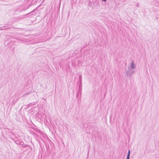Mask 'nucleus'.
Listing matches in <instances>:
<instances>
[{
    "label": "nucleus",
    "mask_w": 159,
    "mask_h": 159,
    "mask_svg": "<svg viewBox=\"0 0 159 159\" xmlns=\"http://www.w3.org/2000/svg\"><path fill=\"white\" fill-rule=\"evenodd\" d=\"M134 71H133V70H132V71H130V73L131 74H132L134 73Z\"/></svg>",
    "instance_id": "1a4fd4ad"
},
{
    "label": "nucleus",
    "mask_w": 159,
    "mask_h": 159,
    "mask_svg": "<svg viewBox=\"0 0 159 159\" xmlns=\"http://www.w3.org/2000/svg\"><path fill=\"white\" fill-rule=\"evenodd\" d=\"M15 142L17 144L21 145V144H23V142L22 141L21 139L16 140L15 141Z\"/></svg>",
    "instance_id": "f03ea898"
},
{
    "label": "nucleus",
    "mask_w": 159,
    "mask_h": 159,
    "mask_svg": "<svg viewBox=\"0 0 159 159\" xmlns=\"http://www.w3.org/2000/svg\"><path fill=\"white\" fill-rule=\"evenodd\" d=\"M136 66L134 63L133 61H132L131 62V64L130 66V67H128V69L129 70H130V68L132 69H134L135 68Z\"/></svg>",
    "instance_id": "f257e3e1"
},
{
    "label": "nucleus",
    "mask_w": 159,
    "mask_h": 159,
    "mask_svg": "<svg viewBox=\"0 0 159 159\" xmlns=\"http://www.w3.org/2000/svg\"><path fill=\"white\" fill-rule=\"evenodd\" d=\"M8 29H9V28L7 27L6 25H5L3 27H0V30H3Z\"/></svg>",
    "instance_id": "7ed1b4c3"
},
{
    "label": "nucleus",
    "mask_w": 159,
    "mask_h": 159,
    "mask_svg": "<svg viewBox=\"0 0 159 159\" xmlns=\"http://www.w3.org/2000/svg\"><path fill=\"white\" fill-rule=\"evenodd\" d=\"M130 151L129 150L126 159H130Z\"/></svg>",
    "instance_id": "39448f33"
},
{
    "label": "nucleus",
    "mask_w": 159,
    "mask_h": 159,
    "mask_svg": "<svg viewBox=\"0 0 159 159\" xmlns=\"http://www.w3.org/2000/svg\"><path fill=\"white\" fill-rule=\"evenodd\" d=\"M29 94V93H26V95H28V94Z\"/></svg>",
    "instance_id": "9b49d317"
},
{
    "label": "nucleus",
    "mask_w": 159,
    "mask_h": 159,
    "mask_svg": "<svg viewBox=\"0 0 159 159\" xmlns=\"http://www.w3.org/2000/svg\"><path fill=\"white\" fill-rule=\"evenodd\" d=\"M79 80H80V84H81V82H82V77H81V75H80L79 76Z\"/></svg>",
    "instance_id": "423d86ee"
},
{
    "label": "nucleus",
    "mask_w": 159,
    "mask_h": 159,
    "mask_svg": "<svg viewBox=\"0 0 159 159\" xmlns=\"http://www.w3.org/2000/svg\"><path fill=\"white\" fill-rule=\"evenodd\" d=\"M12 24V23L11 22H9L7 24H6L5 25H6V27L9 28V29L11 28V26Z\"/></svg>",
    "instance_id": "20e7f679"
},
{
    "label": "nucleus",
    "mask_w": 159,
    "mask_h": 159,
    "mask_svg": "<svg viewBox=\"0 0 159 159\" xmlns=\"http://www.w3.org/2000/svg\"><path fill=\"white\" fill-rule=\"evenodd\" d=\"M21 145L22 146H23V147H25L26 146V145H25V144H24V143H23V144H21Z\"/></svg>",
    "instance_id": "6e6552de"
},
{
    "label": "nucleus",
    "mask_w": 159,
    "mask_h": 159,
    "mask_svg": "<svg viewBox=\"0 0 159 159\" xmlns=\"http://www.w3.org/2000/svg\"><path fill=\"white\" fill-rule=\"evenodd\" d=\"M102 1L103 2H106L107 1V0H102Z\"/></svg>",
    "instance_id": "9d476101"
},
{
    "label": "nucleus",
    "mask_w": 159,
    "mask_h": 159,
    "mask_svg": "<svg viewBox=\"0 0 159 159\" xmlns=\"http://www.w3.org/2000/svg\"><path fill=\"white\" fill-rule=\"evenodd\" d=\"M21 145L22 146H23V147H25L26 146V145H25V144H24V143H23V144H21Z\"/></svg>",
    "instance_id": "0eeeda50"
}]
</instances>
